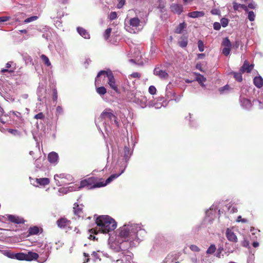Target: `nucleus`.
<instances>
[{
  "label": "nucleus",
  "mask_w": 263,
  "mask_h": 263,
  "mask_svg": "<svg viewBox=\"0 0 263 263\" xmlns=\"http://www.w3.org/2000/svg\"><path fill=\"white\" fill-rule=\"evenodd\" d=\"M115 242L121 250H127L139 245L146 235L141 224L128 222L118 230Z\"/></svg>",
  "instance_id": "obj_1"
},
{
  "label": "nucleus",
  "mask_w": 263,
  "mask_h": 263,
  "mask_svg": "<svg viewBox=\"0 0 263 263\" xmlns=\"http://www.w3.org/2000/svg\"><path fill=\"white\" fill-rule=\"evenodd\" d=\"M96 222L97 225L95 229H91L89 232L97 234L100 232L104 234L114 231L117 228L115 220L108 215H101L97 218Z\"/></svg>",
  "instance_id": "obj_2"
},
{
  "label": "nucleus",
  "mask_w": 263,
  "mask_h": 263,
  "mask_svg": "<svg viewBox=\"0 0 263 263\" xmlns=\"http://www.w3.org/2000/svg\"><path fill=\"white\" fill-rule=\"evenodd\" d=\"M107 78L108 84L109 86L116 91L118 90V87L116 85L115 80L111 70H101L100 71L95 79V85L99 86L104 83L105 78Z\"/></svg>",
  "instance_id": "obj_3"
},
{
  "label": "nucleus",
  "mask_w": 263,
  "mask_h": 263,
  "mask_svg": "<svg viewBox=\"0 0 263 263\" xmlns=\"http://www.w3.org/2000/svg\"><path fill=\"white\" fill-rule=\"evenodd\" d=\"M145 23L138 17H127L125 20V28L126 31L132 33H136L141 31Z\"/></svg>",
  "instance_id": "obj_4"
},
{
  "label": "nucleus",
  "mask_w": 263,
  "mask_h": 263,
  "mask_svg": "<svg viewBox=\"0 0 263 263\" xmlns=\"http://www.w3.org/2000/svg\"><path fill=\"white\" fill-rule=\"evenodd\" d=\"M100 187H103L101 182H98L97 179L95 177H89L81 181L80 186H77V189L79 190L83 187L92 189Z\"/></svg>",
  "instance_id": "obj_5"
},
{
  "label": "nucleus",
  "mask_w": 263,
  "mask_h": 263,
  "mask_svg": "<svg viewBox=\"0 0 263 263\" xmlns=\"http://www.w3.org/2000/svg\"><path fill=\"white\" fill-rule=\"evenodd\" d=\"M39 257V255L32 252H29L27 254L24 253H17L14 254L13 259H16L18 260H26L31 261L32 260H36Z\"/></svg>",
  "instance_id": "obj_6"
},
{
  "label": "nucleus",
  "mask_w": 263,
  "mask_h": 263,
  "mask_svg": "<svg viewBox=\"0 0 263 263\" xmlns=\"http://www.w3.org/2000/svg\"><path fill=\"white\" fill-rule=\"evenodd\" d=\"M108 120L114 122V123L117 126H119L120 125V122L118 121L117 116H99L98 118L95 119V122L97 126L99 127L100 122H102L103 124H104V126L106 127L105 122Z\"/></svg>",
  "instance_id": "obj_7"
},
{
  "label": "nucleus",
  "mask_w": 263,
  "mask_h": 263,
  "mask_svg": "<svg viewBox=\"0 0 263 263\" xmlns=\"http://www.w3.org/2000/svg\"><path fill=\"white\" fill-rule=\"evenodd\" d=\"M221 46L223 47L222 50V53L226 56L228 55L231 51V43L228 37L223 39Z\"/></svg>",
  "instance_id": "obj_8"
},
{
  "label": "nucleus",
  "mask_w": 263,
  "mask_h": 263,
  "mask_svg": "<svg viewBox=\"0 0 263 263\" xmlns=\"http://www.w3.org/2000/svg\"><path fill=\"white\" fill-rule=\"evenodd\" d=\"M133 152L130 151L128 147L125 146L124 148V158L122 163V166L126 168L127 166L128 161L132 154Z\"/></svg>",
  "instance_id": "obj_9"
},
{
  "label": "nucleus",
  "mask_w": 263,
  "mask_h": 263,
  "mask_svg": "<svg viewBox=\"0 0 263 263\" xmlns=\"http://www.w3.org/2000/svg\"><path fill=\"white\" fill-rule=\"evenodd\" d=\"M71 222L66 218H61L57 221V224L60 229H66L70 228Z\"/></svg>",
  "instance_id": "obj_10"
},
{
  "label": "nucleus",
  "mask_w": 263,
  "mask_h": 263,
  "mask_svg": "<svg viewBox=\"0 0 263 263\" xmlns=\"http://www.w3.org/2000/svg\"><path fill=\"white\" fill-rule=\"evenodd\" d=\"M35 182L36 183V184H35V183H33L32 182L31 184L35 186H38L39 185L44 186L46 185H48L50 183V180L48 178H36L35 180Z\"/></svg>",
  "instance_id": "obj_11"
},
{
  "label": "nucleus",
  "mask_w": 263,
  "mask_h": 263,
  "mask_svg": "<svg viewBox=\"0 0 263 263\" xmlns=\"http://www.w3.org/2000/svg\"><path fill=\"white\" fill-rule=\"evenodd\" d=\"M125 168L124 167H123L122 170L121 171L120 173L118 174H112L110 177H109L105 182H101L102 184L103 185V187L106 186L107 184L110 183L111 181H112L114 179L117 178L118 177H119L125 171Z\"/></svg>",
  "instance_id": "obj_12"
},
{
  "label": "nucleus",
  "mask_w": 263,
  "mask_h": 263,
  "mask_svg": "<svg viewBox=\"0 0 263 263\" xmlns=\"http://www.w3.org/2000/svg\"><path fill=\"white\" fill-rule=\"evenodd\" d=\"M239 102L241 107L247 109L251 108L252 105V102L250 100L243 97L240 98Z\"/></svg>",
  "instance_id": "obj_13"
},
{
  "label": "nucleus",
  "mask_w": 263,
  "mask_h": 263,
  "mask_svg": "<svg viewBox=\"0 0 263 263\" xmlns=\"http://www.w3.org/2000/svg\"><path fill=\"white\" fill-rule=\"evenodd\" d=\"M226 235L227 239L229 241L234 242L237 241V237L231 229L228 228L226 230Z\"/></svg>",
  "instance_id": "obj_14"
},
{
  "label": "nucleus",
  "mask_w": 263,
  "mask_h": 263,
  "mask_svg": "<svg viewBox=\"0 0 263 263\" xmlns=\"http://www.w3.org/2000/svg\"><path fill=\"white\" fill-rule=\"evenodd\" d=\"M7 218L9 221L16 224L24 223L25 222L23 218L15 215H8Z\"/></svg>",
  "instance_id": "obj_15"
},
{
  "label": "nucleus",
  "mask_w": 263,
  "mask_h": 263,
  "mask_svg": "<svg viewBox=\"0 0 263 263\" xmlns=\"http://www.w3.org/2000/svg\"><path fill=\"white\" fill-rule=\"evenodd\" d=\"M154 73L158 76L161 79H166L168 75L167 73L164 70H161L159 67H156L154 70Z\"/></svg>",
  "instance_id": "obj_16"
},
{
  "label": "nucleus",
  "mask_w": 263,
  "mask_h": 263,
  "mask_svg": "<svg viewBox=\"0 0 263 263\" xmlns=\"http://www.w3.org/2000/svg\"><path fill=\"white\" fill-rule=\"evenodd\" d=\"M48 161L50 163L56 164L58 162L59 156L58 154L54 152H51L48 156Z\"/></svg>",
  "instance_id": "obj_17"
},
{
  "label": "nucleus",
  "mask_w": 263,
  "mask_h": 263,
  "mask_svg": "<svg viewBox=\"0 0 263 263\" xmlns=\"http://www.w3.org/2000/svg\"><path fill=\"white\" fill-rule=\"evenodd\" d=\"M170 8L172 12L178 14H180L183 11V7L182 5L177 4H173L171 6Z\"/></svg>",
  "instance_id": "obj_18"
},
{
  "label": "nucleus",
  "mask_w": 263,
  "mask_h": 263,
  "mask_svg": "<svg viewBox=\"0 0 263 263\" xmlns=\"http://www.w3.org/2000/svg\"><path fill=\"white\" fill-rule=\"evenodd\" d=\"M254 65L253 64L250 65L247 61H245L243 65L240 68V71L242 72H250L253 69Z\"/></svg>",
  "instance_id": "obj_19"
},
{
  "label": "nucleus",
  "mask_w": 263,
  "mask_h": 263,
  "mask_svg": "<svg viewBox=\"0 0 263 263\" xmlns=\"http://www.w3.org/2000/svg\"><path fill=\"white\" fill-rule=\"evenodd\" d=\"M233 8L235 11H241V10H244L245 11H248V7L246 5L242 4H239L237 2H233Z\"/></svg>",
  "instance_id": "obj_20"
},
{
  "label": "nucleus",
  "mask_w": 263,
  "mask_h": 263,
  "mask_svg": "<svg viewBox=\"0 0 263 263\" xmlns=\"http://www.w3.org/2000/svg\"><path fill=\"white\" fill-rule=\"evenodd\" d=\"M77 185H73L68 187H62L59 190V192L63 194H67L69 192H72L77 190Z\"/></svg>",
  "instance_id": "obj_21"
},
{
  "label": "nucleus",
  "mask_w": 263,
  "mask_h": 263,
  "mask_svg": "<svg viewBox=\"0 0 263 263\" xmlns=\"http://www.w3.org/2000/svg\"><path fill=\"white\" fill-rule=\"evenodd\" d=\"M82 206V204L79 205L77 203H74L73 209L74 213L76 215H77L79 217L81 216V214L83 213Z\"/></svg>",
  "instance_id": "obj_22"
},
{
  "label": "nucleus",
  "mask_w": 263,
  "mask_h": 263,
  "mask_svg": "<svg viewBox=\"0 0 263 263\" xmlns=\"http://www.w3.org/2000/svg\"><path fill=\"white\" fill-rule=\"evenodd\" d=\"M204 15L203 11H193L187 14V16L192 18H197L202 17Z\"/></svg>",
  "instance_id": "obj_23"
},
{
  "label": "nucleus",
  "mask_w": 263,
  "mask_h": 263,
  "mask_svg": "<svg viewBox=\"0 0 263 263\" xmlns=\"http://www.w3.org/2000/svg\"><path fill=\"white\" fill-rule=\"evenodd\" d=\"M77 31L78 33L81 35L83 37L88 39L90 38V35L88 32L84 28L81 27H78Z\"/></svg>",
  "instance_id": "obj_24"
},
{
  "label": "nucleus",
  "mask_w": 263,
  "mask_h": 263,
  "mask_svg": "<svg viewBox=\"0 0 263 263\" xmlns=\"http://www.w3.org/2000/svg\"><path fill=\"white\" fill-rule=\"evenodd\" d=\"M72 179V176L71 178H67V177H65L63 179H62V180H58V181H57L56 185L60 186L69 184V182L71 181Z\"/></svg>",
  "instance_id": "obj_25"
},
{
  "label": "nucleus",
  "mask_w": 263,
  "mask_h": 263,
  "mask_svg": "<svg viewBox=\"0 0 263 263\" xmlns=\"http://www.w3.org/2000/svg\"><path fill=\"white\" fill-rule=\"evenodd\" d=\"M254 84L258 88H260L263 85V79L260 76L256 77L254 79Z\"/></svg>",
  "instance_id": "obj_26"
},
{
  "label": "nucleus",
  "mask_w": 263,
  "mask_h": 263,
  "mask_svg": "<svg viewBox=\"0 0 263 263\" xmlns=\"http://www.w3.org/2000/svg\"><path fill=\"white\" fill-rule=\"evenodd\" d=\"M67 177V178H71V176L69 174H55L54 176V180L55 182V183H57V181L58 180H62L64 178V177Z\"/></svg>",
  "instance_id": "obj_27"
},
{
  "label": "nucleus",
  "mask_w": 263,
  "mask_h": 263,
  "mask_svg": "<svg viewBox=\"0 0 263 263\" xmlns=\"http://www.w3.org/2000/svg\"><path fill=\"white\" fill-rule=\"evenodd\" d=\"M45 160V157L42 158L41 157H39L37 159L35 160L34 162V165L36 168H41L43 165V161Z\"/></svg>",
  "instance_id": "obj_28"
},
{
  "label": "nucleus",
  "mask_w": 263,
  "mask_h": 263,
  "mask_svg": "<svg viewBox=\"0 0 263 263\" xmlns=\"http://www.w3.org/2000/svg\"><path fill=\"white\" fill-rule=\"evenodd\" d=\"M196 80L198 82V83L201 85L202 87L205 86L203 83L205 82L206 78H204L203 76H202L200 74H197Z\"/></svg>",
  "instance_id": "obj_29"
},
{
  "label": "nucleus",
  "mask_w": 263,
  "mask_h": 263,
  "mask_svg": "<svg viewBox=\"0 0 263 263\" xmlns=\"http://www.w3.org/2000/svg\"><path fill=\"white\" fill-rule=\"evenodd\" d=\"M39 232V229L37 227H30L28 230L29 235H36Z\"/></svg>",
  "instance_id": "obj_30"
},
{
  "label": "nucleus",
  "mask_w": 263,
  "mask_h": 263,
  "mask_svg": "<svg viewBox=\"0 0 263 263\" xmlns=\"http://www.w3.org/2000/svg\"><path fill=\"white\" fill-rule=\"evenodd\" d=\"M223 247L222 246H219L215 254L216 257L220 258L223 257L224 255L222 253L223 251Z\"/></svg>",
  "instance_id": "obj_31"
},
{
  "label": "nucleus",
  "mask_w": 263,
  "mask_h": 263,
  "mask_svg": "<svg viewBox=\"0 0 263 263\" xmlns=\"http://www.w3.org/2000/svg\"><path fill=\"white\" fill-rule=\"evenodd\" d=\"M1 252L4 255L8 257V258L11 259H13L14 258V253L10 250H2L1 251Z\"/></svg>",
  "instance_id": "obj_32"
},
{
  "label": "nucleus",
  "mask_w": 263,
  "mask_h": 263,
  "mask_svg": "<svg viewBox=\"0 0 263 263\" xmlns=\"http://www.w3.org/2000/svg\"><path fill=\"white\" fill-rule=\"evenodd\" d=\"M216 250V247L215 245L212 244L210 246L206 251L207 254H213Z\"/></svg>",
  "instance_id": "obj_33"
},
{
  "label": "nucleus",
  "mask_w": 263,
  "mask_h": 263,
  "mask_svg": "<svg viewBox=\"0 0 263 263\" xmlns=\"http://www.w3.org/2000/svg\"><path fill=\"white\" fill-rule=\"evenodd\" d=\"M41 58L45 65H46L47 66H51V63L49 61L48 58L47 56H46L44 54H42L41 56Z\"/></svg>",
  "instance_id": "obj_34"
},
{
  "label": "nucleus",
  "mask_w": 263,
  "mask_h": 263,
  "mask_svg": "<svg viewBox=\"0 0 263 263\" xmlns=\"http://www.w3.org/2000/svg\"><path fill=\"white\" fill-rule=\"evenodd\" d=\"M241 72H233L232 73L233 74L234 77L238 82H241L242 80Z\"/></svg>",
  "instance_id": "obj_35"
},
{
  "label": "nucleus",
  "mask_w": 263,
  "mask_h": 263,
  "mask_svg": "<svg viewBox=\"0 0 263 263\" xmlns=\"http://www.w3.org/2000/svg\"><path fill=\"white\" fill-rule=\"evenodd\" d=\"M179 44L182 48L185 47L187 45V39L186 37H182L179 42Z\"/></svg>",
  "instance_id": "obj_36"
},
{
  "label": "nucleus",
  "mask_w": 263,
  "mask_h": 263,
  "mask_svg": "<svg viewBox=\"0 0 263 263\" xmlns=\"http://www.w3.org/2000/svg\"><path fill=\"white\" fill-rule=\"evenodd\" d=\"M164 263H177L176 260H174L172 255H168L164 261Z\"/></svg>",
  "instance_id": "obj_37"
},
{
  "label": "nucleus",
  "mask_w": 263,
  "mask_h": 263,
  "mask_svg": "<svg viewBox=\"0 0 263 263\" xmlns=\"http://www.w3.org/2000/svg\"><path fill=\"white\" fill-rule=\"evenodd\" d=\"M186 25L184 23H181L178 27L176 29L175 32L177 33H181L182 31L185 28Z\"/></svg>",
  "instance_id": "obj_38"
},
{
  "label": "nucleus",
  "mask_w": 263,
  "mask_h": 263,
  "mask_svg": "<svg viewBox=\"0 0 263 263\" xmlns=\"http://www.w3.org/2000/svg\"><path fill=\"white\" fill-rule=\"evenodd\" d=\"M158 101H162V104H158V103H156L155 104V106L156 108H160L161 106H165L166 105L167 103L163 101V97H159L158 98Z\"/></svg>",
  "instance_id": "obj_39"
},
{
  "label": "nucleus",
  "mask_w": 263,
  "mask_h": 263,
  "mask_svg": "<svg viewBox=\"0 0 263 263\" xmlns=\"http://www.w3.org/2000/svg\"><path fill=\"white\" fill-rule=\"evenodd\" d=\"M96 91H97V93L100 95H104V94H105L106 93V89L103 86L98 87L97 88Z\"/></svg>",
  "instance_id": "obj_40"
},
{
  "label": "nucleus",
  "mask_w": 263,
  "mask_h": 263,
  "mask_svg": "<svg viewBox=\"0 0 263 263\" xmlns=\"http://www.w3.org/2000/svg\"><path fill=\"white\" fill-rule=\"evenodd\" d=\"M101 115H114V111L110 108H106L102 112Z\"/></svg>",
  "instance_id": "obj_41"
},
{
  "label": "nucleus",
  "mask_w": 263,
  "mask_h": 263,
  "mask_svg": "<svg viewBox=\"0 0 263 263\" xmlns=\"http://www.w3.org/2000/svg\"><path fill=\"white\" fill-rule=\"evenodd\" d=\"M170 93H171V95L173 97V98L171 100H174V101L176 102H179L180 101L182 95H178L177 96H176L175 93L174 92H170Z\"/></svg>",
  "instance_id": "obj_42"
},
{
  "label": "nucleus",
  "mask_w": 263,
  "mask_h": 263,
  "mask_svg": "<svg viewBox=\"0 0 263 263\" xmlns=\"http://www.w3.org/2000/svg\"><path fill=\"white\" fill-rule=\"evenodd\" d=\"M198 47L199 50L200 52H202V51H204V46L203 42L202 41H201V40H199L198 41Z\"/></svg>",
  "instance_id": "obj_43"
},
{
  "label": "nucleus",
  "mask_w": 263,
  "mask_h": 263,
  "mask_svg": "<svg viewBox=\"0 0 263 263\" xmlns=\"http://www.w3.org/2000/svg\"><path fill=\"white\" fill-rule=\"evenodd\" d=\"M8 132L12 134L14 136H21V133L16 129H8Z\"/></svg>",
  "instance_id": "obj_44"
},
{
  "label": "nucleus",
  "mask_w": 263,
  "mask_h": 263,
  "mask_svg": "<svg viewBox=\"0 0 263 263\" xmlns=\"http://www.w3.org/2000/svg\"><path fill=\"white\" fill-rule=\"evenodd\" d=\"M248 12V19L250 21H254L255 18V15L254 13L251 11H247Z\"/></svg>",
  "instance_id": "obj_45"
},
{
  "label": "nucleus",
  "mask_w": 263,
  "mask_h": 263,
  "mask_svg": "<svg viewBox=\"0 0 263 263\" xmlns=\"http://www.w3.org/2000/svg\"><path fill=\"white\" fill-rule=\"evenodd\" d=\"M111 31V29L110 28H108L104 32V37L105 40H107L109 38V37L110 35Z\"/></svg>",
  "instance_id": "obj_46"
},
{
  "label": "nucleus",
  "mask_w": 263,
  "mask_h": 263,
  "mask_svg": "<svg viewBox=\"0 0 263 263\" xmlns=\"http://www.w3.org/2000/svg\"><path fill=\"white\" fill-rule=\"evenodd\" d=\"M190 249L192 251L196 252H198L200 251V248L198 246L194 245H191L190 246Z\"/></svg>",
  "instance_id": "obj_47"
},
{
  "label": "nucleus",
  "mask_w": 263,
  "mask_h": 263,
  "mask_svg": "<svg viewBox=\"0 0 263 263\" xmlns=\"http://www.w3.org/2000/svg\"><path fill=\"white\" fill-rule=\"evenodd\" d=\"M148 91L151 95H155L156 93L157 90L155 86H150L148 88Z\"/></svg>",
  "instance_id": "obj_48"
},
{
  "label": "nucleus",
  "mask_w": 263,
  "mask_h": 263,
  "mask_svg": "<svg viewBox=\"0 0 263 263\" xmlns=\"http://www.w3.org/2000/svg\"><path fill=\"white\" fill-rule=\"evenodd\" d=\"M37 18V17L36 16H31V17H30L26 19L24 21V23H30L31 22H32V21H34L36 20Z\"/></svg>",
  "instance_id": "obj_49"
},
{
  "label": "nucleus",
  "mask_w": 263,
  "mask_h": 263,
  "mask_svg": "<svg viewBox=\"0 0 263 263\" xmlns=\"http://www.w3.org/2000/svg\"><path fill=\"white\" fill-rule=\"evenodd\" d=\"M220 24L222 26V27H225L228 24V20L227 18H222L220 21Z\"/></svg>",
  "instance_id": "obj_50"
},
{
  "label": "nucleus",
  "mask_w": 263,
  "mask_h": 263,
  "mask_svg": "<svg viewBox=\"0 0 263 263\" xmlns=\"http://www.w3.org/2000/svg\"><path fill=\"white\" fill-rule=\"evenodd\" d=\"M228 211L230 212V213H235L237 211V208L233 205H231V206H229V208H228Z\"/></svg>",
  "instance_id": "obj_51"
},
{
  "label": "nucleus",
  "mask_w": 263,
  "mask_h": 263,
  "mask_svg": "<svg viewBox=\"0 0 263 263\" xmlns=\"http://www.w3.org/2000/svg\"><path fill=\"white\" fill-rule=\"evenodd\" d=\"M230 86L229 85H226L219 88V91L221 93H224L226 91L229 90Z\"/></svg>",
  "instance_id": "obj_52"
},
{
  "label": "nucleus",
  "mask_w": 263,
  "mask_h": 263,
  "mask_svg": "<svg viewBox=\"0 0 263 263\" xmlns=\"http://www.w3.org/2000/svg\"><path fill=\"white\" fill-rule=\"evenodd\" d=\"M141 101V106L142 107H144L146 106V98L144 96H141L140 98Z\"/></svg>",
  "instance_id": "obj_53"
},
{
  "label": "nucleus",
  "mask_w": 263,
  "mask_h": 263,
  "mask_svg": "<svg viewBox=\"0 0 263 263\" xmlns=\"http://www.w3.org/2000/svg\"><path fill=\"white\" fill-rule=\"evenodd\" d=\"M214 29L216 30H218L221 28V24L219 23L215 22L213 24Z\"/></svg>",
  "instance_id": "obj_54"
},
{
  "label": "nucleus",
  "mask_w": 263,
  "mask_h": 263,
  "mask_svg": "<svg viewBox=\"0 0 263 263\" xmlns=\"http://www.w3.org/2000/svg\"><path fill=\"white\" fill-rule=\"evenodd\" d=\"M117 15L116 12H112L110 13V14L109 15V18L111 20H113L115 19L117 17Z\"/></svg>",
  "instance_id": "obj_55"
},
{
  "label": "nucleus",
  "mask_w": 263,
  "mask_h": 263,
  "mask_svg": "<svg viewBox=\"0 0 263 263\" xmlns=\"http://www.w3.org/2000/svg\"><path fill=\"white\" fill-rule=\"evenodd\" d=\"M125 0H120L119 3L117 4V7L118 8H121L125 4Z\"/></svg>",
  "instance_id": "obj_56"
},
{
  "label": "nucleus",
  "mask_w": 263,
  "mask_h": 263,
  "mask_svg": "<svg viewBox=\"0 0 263 263\" xmlns=\"http://www.w3.org/2000/svg\"><path fill=\"white\" fill-rule=\"evenodd\" d=\"M254 102H257L258 103L259 108L263 109V100H254Z\"/></svg>",
  "instance_id": "obj_57"
},
{
  "label": "nucleus",
  "mask_w": 263,
  "mask_h": 263,
  "mask_svg": "<svg viewBox=\"0 0 263 263\" xmlns=\"http://www.w3.org/2000/svg\"><path fill=\"white\" fill-rule=\"evenodd\" d=\"M10 18V17L9 16H2V17H0V22H6V21L9 20Z\"/></svg>",
  "instance_id": "obj_58"
},
{
  "label": "nucleus",
  "mask_w": 263,
  "mask_h": 263,
  "mask_svg": "<svg viewBox=\"0 0 263 263\" xmlns=\"http://www.w3.org/2000/svg\"><path fill=\"white\" fill-rule=\"evenodd\" d=\"M126 260L127 263H135L132 260V257L130 255H127L126 256Z\"/></svg>",
  "instance_id": "obj_59"
},
{
  "label": "nucleus",
  "mask_w": 263,
  "mask_h": 263,
  "mask_svg": "<svg viewBox=\"0 0 263 263\" xmlns=\"http://www.w3.org/2000/svg\"><path fill=\"white\" fill-rule=\"evenodd\" d=\"M7 117L8 116H1L0 122L3 124L6 123L7 122V120L5 118H7Z\"/></svg>",
  "instance_id": "obj_60"
},
{
  "label": "nucleus",
  "mask_w": 263,
  "mask_h": 263,
  "mask_svg": "<svg viewBox=\"0 0 263 263\" xmlns=\"http://www.w3.org/2000/svg\"><path fill=\"white\" fill-rule=\"evenodd\" d=\"M247 7H248V8L252 9H255L256 8V4L254 3H251L248 5Z\"/></svg>",
  "instance_id": "obj_61"
},
{
  "label": "nucleus",
  "mask_w": 263,
  "mask_h": 263,
  "mask_svg": "<svg viewBox=\"0 0 263 263\" xmlns=\"http://www.w3.org/2000/svg\"><path fill=\"white\" fill-rule=\"evenodd\" d=\"M57 113L58 114H61L63 113V109L61 106H58L57 107Z\"/></svg>",
  "instance_id": "obj_62"
},
{
  "label": "nucleus",
  "mask_w": 263,
  "mask_h": 263,
  "mask_svg": "<svg viewBox=\"0 0 263 263\" xmlns=\"http://www.w3.org/2000/svg\"><path fill=\"white\" fill-rule=\"evenodd\" d=\"M237 221L238 222H246L247 220L245 219H242L241 217L240 216H238L237 217Z\"/></svg>",
  "instance_id": "obj_63"
},
{
  "label": "nucleus",
  "mask_w": 263,
  "mask_h": 263,
  "mask_svg": "<svg viewBox=\"0 0 263 263\" xmlns=\"http://www.w3.org/2000/svg\"><path fill=\"white\" fill-rule=\"evenodd\" d=\"M131 77L133 78H139L140 77V74L138 72H134L131 74Z\"/></svg>",
  "instance_id": "obj_64"
}]
</instances>
